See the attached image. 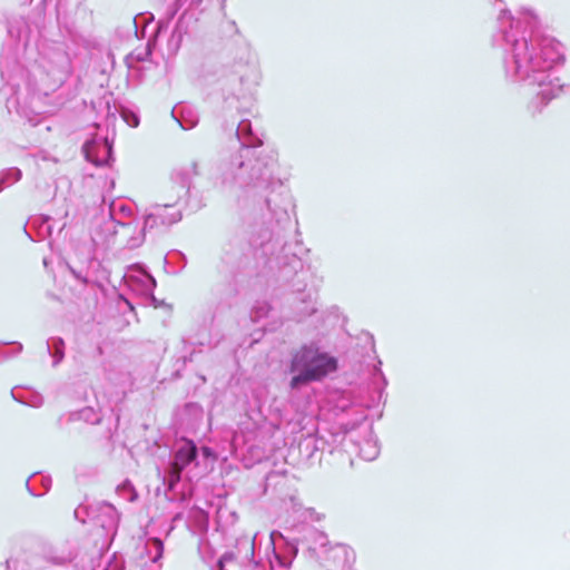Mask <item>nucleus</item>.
<instances>
[{
  "instance_id": "f257e3e1",
  "label": "nucleus",
  "mask_w": 570,
  "mask_h": 570,
  "mask_svg": "<svg viewBox=\"0 0 570 570\" xmlns=\"http://www.w3.org/2000/svg\"><path fill=\"white\" fill-rule=\"evenodd\" d=\"M249 203L254 207L265 205L274 226L253 224L242 234L229 236L222 245V265L229 274L235 275L249 269L254 261L258 263L262 259L271 271H278L279 279L289 283L294 291L303 292L307 284L305 278L298 277V273L303 272L301 255L305 249L302 242L296 240L295 250H292V245L285 240V232L292 226L288 213L292 202L288 195L279 191L276 195L249 197L245 206H237L245 209Z\"/></svg>"
},
{
  "instance_id": "f03ea898",
  "label": "nucleus",
  "mask_w": 570,
  "mask_h": 570,
  "mask_svg": "<svg viewBox=\"0 0 570 570\" xmlns=\"http://www.w3.org/2000/svg\"><path fill=\"white\" fill-rule=\"evenodd\" d=\"M504 47V70L513 81L537 86L531 105L540 112L562 90L554 67L564 62L561 43L538 29L537 16L529 9L518 18L502 10L499 17Z\"/></svg>"
},
{
  "instance_id": "7ed1b4c3",
  "label": "nucleus",
  "mask_w": 570,
  "mask_h": 570,
  "mask_svg": "<svg viewBox=\"0 0 570 570\" xmlns=\"http://www.w3.org/2000/svg\"><path fill=\"white\" fill-rule=\"evenodd\" d=\"M224 129L235 131L239 147L220 156L215 185L239 206H245L249 197L282 191V180L275 177L276 156L273 151L258 150L263 139L253 130L250 120L233 119Z\"/></svg>"
},
{
  "instance_id": "20e7f679",
  "label": "nucleus",
  "mask_w": 570,
  "mask_h": 570,
  "mask_svg": "<svg viewBox=\"0 0 570 570\" xmlns=\"http://www.w3.org/2000/svg\"><path fill=\"white\" fill-rule=\"evenodd\" d=\"M198 175V164L196 161L176 171L173 176V181L178 188L176 198L166 203L149 205L145 209L141 227L139 223L134 219L129 222L115 219L116 224L122 229V233L129 236L127 240L128 248L134 249L139 247L145 240L146 233H165L174 224L181 220L183 207L180 206V200L189 194L193 178Z\"/></svg>"
},
{
  "instance_id": "39448f33",
  "label": "nucleus",
  "mask_w": 570,
  "mask_h": 570,
  "mask_svg": "<svg viewBox=\"0 0 570 570\" xmlns=\"http://www.w3.org/2000/svg\"><path fill=\"white\" fill-rule=\"evenodd\" d=\"M337 358L315 343L304 344L292 354L288 371L293 374L291 390H299L313 382H320L337 370Z\"/></svg>"
},
{
  "instance_id": "423d86ee",
  "label": "nucleus",
  "mask_w": 570,
  "mask_h": 570,
  "mask_svg": "<svg viewBox=\"0 0 570 570\" xmlns=\"http://www.w3.org/2000/svg\"><path fill=\"white\" fill-rule=\"evenodd\" d=\"M220 90L226 110H242L240 101L250 95V86L257 83L256 67L249 63H237L220 80Z\"/></svg>"
},
{
  "instance_id": "0eeeda50",
  "label": "nucleus",
  "mask_w": 570,
  "mask_h": 570,
  "mask_svg": "<svg viewBox=\"0 0 570 570\" xmlns=\"http://www.w3.org/2000/svg\"><path fill=\"white\" fill-rule=\"evenodd\" d=\"M82 151L87 161L95 166H106L112 160V141L108 137L95 135L82 146Z\"/></svg>"
},
{
  "instance_id": "6e6552de",
  "label": "nucleus",
  "mask_w": 570,
  "mask_h": 570,
  "mask_svg": "<svg viewBox=\"0 0 570 570\" xmlns=\"http://www.w3.org/2000/svg\"><path fill=\"white\" fill-rule=\"evenodd\" d=\"M45 70L52 78L53 86L60 87L71 73V61L69 55L62 49H55L50 52Z\"/></svg>"
},
{
  "instance_id": "1a4fd4ad",
  "label": "nucleus",
  "mask_w": 570,
  "mask_h": 570,
  "mask_svg": "<svg viewBox=\"0 0 570 570\" xmlns=\"http://www.w3.org/2000/svg\"><path fill=\"white\" fill-rule=\"evenodd\" d=\"M193 21L196 20H194L193 14L188 13V10L180 14L168 39L167 48L170 53H176L179 50L184 37L189 33Z\"/></svg>"
},
{
  "instance_id": "9d476101",
  "label": "nucleus",
  "mask_w": 570,
  "mask_h": 570,
  "mask_svg": "<svg viewBox=\"0 0 570 570\" xmlns=\"http://www.w3.org/2000/svg\"><path fill=\"white\" fill-rule=\"evenodd\" d=\"M77 557L76 551L68 544L48 546L42 549V558L55 566H67Z\"/></svg>"
},
{
  "instance_id": "9b49d317",
  "label": "nucleus",
  "mask_w": 570,
  "mask_h": 570,
  "mask_svg": "<svg viewBox=\"0 0 570 570\" xmlns=\"http://www.w3.org/2000/svg\"><path fill=\"white\" fill-rule=\"evenodd\" d=\"M256 535L257 534L253 537L243 535L238 538L235 548L237 550V556L248 561V568H250V570H264V566L254 559Z\"/></svg>"
},
{
  "instance_id": "f8f14e48",
  "label": "nucleus",
  "mask_w": 570,
  "mask_h": 570,
  "mask_svg": "<svg viewBox=\"0 0 570 570\" xmlns=\"http://www.w3.org/2000/svg\"><path fill=\"white\" fill-rule=\"evenodd\" d=\"M198 456V449L193 440H185V442L176 450L170 465L178 470H185Z\"/></svg>"
},
{
  "instance_id": "ddd939ff",
  "label": "nucleus",
  "mask_w": 570,
  "mask_h": 570,
  "mask_svg": "<svg viewBox=\"0 0 570 570\" xmlns=\"http://www.w3.org/2000/svg\"><path fill=\"white\" fill-rule=\"evenodd\" d=\"M283 538V534L278 531H272L269 534V543L273 549V558L269 559V566L272 570H291L293 562L292 556H283L276 551L275 538Z\"/></svg>"
},
{
  "instance_id": "4468645a",
  "label": "nucleus",
  "mask_w": 570,
  "mask_h": 570,
  "mask_svg": "<svg viewBox=\"0 0 570 570\" xmlns=\"http://www.w3.org/2000/svg\"><path fill=\"white\" fill-rule=\"evenodd\" d=\"M100 511L101 515H99V519L102 515L106 517V520L100 521V525L107 531L116 530L120 521V514L116 508L108 502H102L100 505Z\"/></svg>"
},
{
  "instance_id": "2eb2a0df",
  "label": "nucleus",
  "mask_w": 570,
  "mask_h": 570,
  "mask_svg": "<svg viewBox=\"0 0 570 570\" xmlns=\"http://www.w3.org/2000/svg\"><path fill=\"white\" fill-rule=\"evenodd\" d=\"M102 420L101 414L91 406H86L79 411L69 414V421H83L90 424H99Z\"/></svg>"
},
{
  "instance_id": "dca6fc26",
  "label": "nucleus",
  "mask_w": 570,
  "mask_h": 570,
  "mask_svg": "<svg viewBox=\"0 0 570 570\" xmlns=\"http://www.w3.org/2000/svg\"><path fill=\"white\" fill-rule=\"evenodd\" d=\"M49 355L52 356V366H57L65 357V342L61 337H51L46 343Z\"/></svg>"
},
{
  "instance_id": "f3484780",
  "label": "nucleus",
  "mask_w": 570,
  "mask_h": 570,
  "mask_svg": "<svg viewBox=\"0 0 570 570\" xmlns=\"http://www.w3.org/2000/svg\"><path fill=\"white\" fill-rule=\"evenodd\" d=\"M30 224L32 227L37 229L38 236L40 238H46L51 236L52 234V225H51V217L48 215H40L38 217H35L30 220Z\"/></svg>"
},
{
  "instance_id": "a211bd4d",
  "label": "nucleus",
  "mask_w": 570,
  "mask_h": 570,
  "mask_svg": "<svg viewBox=\"0 0 570 570\" xmlns=\"http://www.w3.org/2000/svg\"><path fill=\"white\" fill-rule=\"evenodd\" d=\"M185 4H187V0H174V2L167 7L165 18L158 22V30L167 29L170 21Z\"/></svg>"
},
{
  "instance_id": "6ab92c4d",
  "label": "nucleus",
  "mask_w": 570,
  "mask_h": 570,
  "mask_svg": "<svg viewBox=\"0 0 570 570\" xmlns=\"http://www.w3.org/2000/svg\"><path fill=\"white\" fill-rule=\"evenodd\" d=\"M141 282H142V286H144V291L148 294H150V297H151V302L154 304L155 307H158L163 304V302H159L154 295H153V292L154 289L156 288V279L155 277L149 274L147 271H144L142 274H141Z\"/></svg>"
},
{
  "instance_id": "aec40b11",
  "label": "nucleus",
  "mask_w": 570,
  "mask_h": 570,
  "mask_svg": "<svg viewBox=\"0 0 570 570\" xmlns=\"http://www.w3.org/2000/svg\"><path fill=\"white\" fill-rule=\"evenodd\" d=\"M117 494L128 502H132L137 499V492L129 480L121 482L117 489Z\"/></svg>"
},
{
  "instance_id": "412c9836",
  "label": "nucleus",
  "mask_w": 570,
  "mask_h": 570,
  "mask_svg": "<svg viewBox=\"0 0 570 570\" xmlns=\"http://www.w3.org/2000/svg\"><path fill=\"white\" fill-rule=\"evenodd\" d=\"M178 111V109L175 107L173 110H171V116L176 119V121L180 125V127L184 129V130H188V129H191L194 128L197 122H198V118L197 116H195L191 111L189 110H185V108H181V112H187L188 114V117L184 118L183 120L178 119L176 117V112Z\"/></svg>"
},
{
  "instance_id": "4be33fe9",
  "label": "nucleus",
  "mask_w": 570,
  "mask_h": 570,
  "mask_svg": "<svg viewBox=\"0 0 570 570\" xmlns=\"http://www.w3.org/2000/svg\"><path fill=\"white\" fill-rule=\"evenodd\" d=\"M7 345H9V344L0 342V362L20 354L23 348L22 344L19 342L11 343V345H12L11 351L6 350Z\"/></svg>"
},
{
  "instance_id": "5701e85b",
  "label": "nucleus",
  "mask_w": 570,
  "mask_h": 570,
  "mask_svg": "<svg viewBox=\"0 0 570 570\" xmlns=\"http://www.w3.org/2000/svg\"><path fill=\"white\" fill-rule=\"evenodd\" d=\"M214 2L217 3V6L220 10L225 9L226 0H187V4H188L189 9L200 8L202 10H205L208 6L213 4Z\"/></svg>"
},
{
  "instance_id": "b1692460",
  "label": "nucleus",
  "mask_w": 570,
  "mask_h": 570,
  "mask_svg": "<svg viewBox=\"0 0 570 570\" xmlns=\"http://www.w3.org/2000/svg\"><path fill=\"white\" fill-rule=\"evenodd\" d=\"M379 452L375 443L366 442L365 446L361 448L360 455L366 461H372L379 455Z\"/></svg>"
},
{
  "instance_id": "393cba45",
  "label": "nucleus",
  "mask_w": 570,
  "mask_h": 570,
  "mask_svg": "<svg viewBox=\"0 0 570 570\" xmlns=\"http://www.w3.org/2000/svg\"><path fill=\"white\" fill-rule=\"evenodd\" d=\"M183 470H178L177 468L170 465L168 474H167V487L169 490H174L175 487L181 479Z\"/></svg>"
},
{
  "instance_id": "a878e982",
  "label": "nucleus",
  "mask_w": 570,
  "mask_h": 570,
  "mask_svg": "<svg viewBox=\"0 0 570 570\" xmlns=\"http://www.w3.org/2000/svg\"><path fill=\"white\" fill-rule=\"evenodd\" d=\"M120 115L128 126L135 128L139 125V116L135 111H131L129 109H122L120 111Z\"/></svg>"
},
{
  "instance_id": "bb28decb",
  "label": "nucleus",
  "mask_w": 570,
  "mask_h": 570,
  "mask_svg": "<svg viewBox=\"0 0 570 570\" xmlns=\"http://www.w3.org/2000/svg\"><path fill=\"white\" fill-rule=\"evenodd\" d=\"M51 478L50 476H41V485L43 488V492H36L30 485H29V479L26 482V487L29 491V493L33 497H41L50 488H51Z\"/></svg>"
},
{
  "instance_id": "cd10ccee",
  "label": "nucleus",
  "mask_w": 570,
  "mask_h": 570,
  "mask_svg": "<svg viewBox=\"0 0 570 570\" xmlns=\"http://www.w3.org/2000/svg\"><path fill=\"white\" fill-rule=\"evenodd\" d=\"M236 557L237 556H236L235 552L226 551L217 560V564H216V569L215 570H227L226 569V563L233 561Z\"/></svg>"
},
{
  "instance_id": "c85d7f7f",
  "label": "nucleus",
  "mask_w": 570,
  "mask_h": 570,
  "mask_svg": "<svg viewBox=\"0 0 570 570\" xmlns=\"http://www.w3.org/2000/svg\"><path fill=\"white\" fill-rule=\"evenodd\" d=\"M11 395L13 396L14 400L18 401L13 391L11 392ZM19 402H20V400H19ZM21 403L28 404L32 407H40L43 404V397L40 394H33L28 402L21 401Z\"/></svg>"
},
{
  "instance_id": "c756f323",
  "label": "nucleus",
  "mask_w": 570,
  "mask_h": 570,
  "mask_svg": "<svg viewBox=\"0 0 570 570\" xmlns=\"http://www.w3.org/2000/svg\"><path fill=\"white\" fill-rule=\"evenodd\" d=\"M197 523H198L200 531H207L208 518H207V514L203 510L197 511Z\"/></svg>"
},
{
  "instance_id": "7c9ffc66",
  "label": "nucleus",
  "mask_w": 570,
  "mask_h": 570,
  "mask_svg": "<svg viewBox=\"0 0 570 570\" xmlns=\"http://www.w3.org/2000/svg\"><path fill=\"white\" fill-rule=\"evenodd\" d=\"M153 542H154L155 548H156V550H157V553H156V556L153 558V561H154V562H157V561L161 558V556H163V552H164V543H163V541H161L160 539H157V538L153 539Z\"/></svg>"
},
{
  "instance_id": "2f4dec72",
  "label": "nucleus",
  "mask_w": 570,
  "mask_h": 570,
  "mask_svg": "<svg viewBox=\"0 0 570 570\" xmlns=\"http://www.w3.org/2000/svg\"><path fill=\"white\" fill-rule=\"evenodd\" d=\"M202 454L205 459H215L216 454L209 446H202Z\"/></svg>"
},
{
  "instance_id": "473e14b6",
  "label": "nucleus",
  "mask_w": 570,
  "mask_h": 570,
  "mask_svg": "<svg viewBox=\"0 0 570 570\" xmlns=\"http://www.w3.org/2000/svg\"><path fill=\"white\" fill-rule=\"evenodd\" d=\"M119 209H120V213L122 214L124 217H131L132 210H131L130 207L120 206Z\"/></svg>"
},
{
  "instance_id": "72a5a7b5",
  "label": "nucleus",
  "mask_w": 570,
  "mask_h": 570,
  "mask_svg": "<svg viewBox=\"0 0 570 570\" xmlns=\"http://www.w3.org/2000/svg\"><path fill=\"white\" fill-rule=\"evenodd\" d=\"M318 542L321 547H325L327 544V537L324 533H317Z\"/></svg>"
},
{
  "instance_id": "f704fd0d",
  "label": "nucleus",
  "mask_w": 570,
  "mask_h": 570,
  "mask_svg": "<svg viewBox=\"0 0 570 570\" xmlns=\"http://www.w3.org/2000/svg\"><path fill=\"white\" fill-rule=\"evenodd\" d=\"M375 372L381 376L382 381H383V387L387 384V381L385 379V376L383 375L382 371L380 367H375Z\"/></svg>"
},
{
  "instance_id": "c9c22d12",
  "label": "nucleus",
  "mask_w": 570,
  "mask_h": 570,
  "mask_svg": "<svg viewBox=\"0 0 570 570\" xmlns=\"http://www.w3.org/2000/svg\"><path fill=\"white\" fill-rule=\"evenodd\" d=\"M85 508L82 507H78L76 510H75V517L76 519L80 520L81 522H85V520L80 519V512L83 510Z\"/></svg>"
},
{
  "instance_id": "e433bc0d",
  "label": "nucleus",
  "mask_w": 570,
  "mask_h": 570,
  "mask_svg": "<svg viewBox=\"0 0 570 570\" xmlns=\"http://www.w3.org/2000/svg\"><path fill=\"white\" fill-rule=\"evenodd\" d=\"M132 24H134V28H135V33L137 35L138 33V28H137V17L132 18Z\"/></svg>"
},
{
  "instance_id": "4c0bfd02",
  "label": "nucleus",
  "mask_w": 570,
  "mask_h": 570,
  "mask_svg": "<svg viewBox=\"0 0 570 570\" xmlns=\"http://www.w3.org/2000/svg\"><path fill=\"white\" fill-rule=\"evenodd\" d=\"M183 518V513H176L173 518V522H176Z\"/></svg>"
},
{
  "instance_id": "58836bf2",
  "label": "nucleus",
  "mask_w": 570,
  "mask_h": 570,
  "mask_svg": "<svg viewBox=\"0 0 570 570\" xmlns=\"http://www.w3.org/2000/svg\"><path fill=\"white\" fill-rule=\"evenodd\" d=\"M365 419H366V414H365V412H364V411H362V415H361V419H360V420H361V421H363V420H365Z\"/></svg>"
},
{
  "instance_id": "ea45409f",
  "label": "nucleus",
  "mask_w": 570,
  "mask_h": 570,
  "mask_svg": "<svg viewBox=\"0 0 570 570\" xmlns=\"http://www.w3.org/2000/svg\"><path fill=\"white\" fill-rule=\"evenodd\" d=\"M191 344H194V345H195V344L204 345L205 343H204V342L198 341V342H191Z\"/></svg>"
},
{
  "instance_id": "a19ab883",
  "label": "nucleus",
  "mask_w": 570,
  "mask_h": 570,
  "mask_svg": "<svg viewBox=\"0 0 570 570\" xmlns=\"http://www.w3.org/2000/svg\"><path fill=\"white\" fill-rule=\"evenodd\" d=\"M67 226V223L65 222L62 226L60 227V232Z\"/></svg>"
},
{
  "instance_id": "79ce46f5",
  "label": "nucleus",
  "mask_w": 570,
  "mask_h": 570,
  "mask_svg": "<svg viewBox=\"0 0 570 570\" xmlns=\"http://www.w3.org/2000/svg\"><path fill=\"white\" fill-rule=\"evenodd\" d=\"M151 52L149 50H146L145 56H150Z\"/></svg>"
},
{
  "instance_id": "37998d69",
  "label": "nucleus",
  "mask_w": 570,
  "mask_h": 570,
  "mask_svg": "<svg viewBox=\"0 0 570 570\" xmlns=\"http://www.w3.org/2000/svg\"><path fill=\"white\" fill-rule=\"evenodd\" d=\"M138 60L144 61L145 57L138 56Z\"/></svg>"
},
{
  "instance_id": "c03bdc74",
  "label": "nucleus",
  "mask_w": 570,
  "mask_h": 570,
  "mask_svg": "<svg viewBox=\"0 0 570 570\" xmlns=\"http://www.w3.org/2000/svg\"><path fill=\"white\" fill-rule=\"evenodd\" d=\"M73 275L76 276V278H79V275L75 273V271H72Z\"/></svg>"
}]
</instances>
